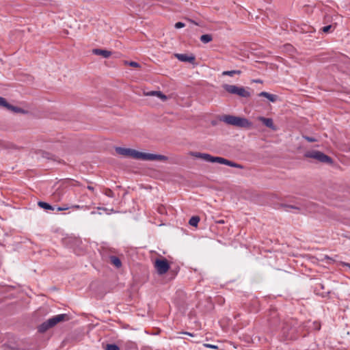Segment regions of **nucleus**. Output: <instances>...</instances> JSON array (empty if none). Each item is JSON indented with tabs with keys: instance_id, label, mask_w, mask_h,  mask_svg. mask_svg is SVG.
Here are the masks:
<instances>
[{
	"instance_id": "nucleus-1",
	"label": "nucleus",
	"mask_w": 350,
	"mask_h": 350,
	"mask_svg": "<svg viewBox=\"0 0 350 350\" xmlns=\"http://www.w3.org/2000/svg\"><path fill=\"white\" fill-rule=\"evenodd\" d=\"M116 152L118 154L122 155L125 157L142 161H166L168 159V158L164 155L142 152L132 148L117 147L116 148Z\"/></svg>"
},
{
	"instance_id": "nucleus-2",
	"label": "nucleus",
	"mask_w": 350,
	"mask_h": 350,
	"mask_svg": "<svg viewBox=\"0 0 350 350\" xmlns=\"http://www.w3.org/2000/svg\"><path fill=\"white\" fill-rule=\"evenodd\" d=\"M191 155L196 157L202 159L206 161L211 163H218L220 164L226 165L230 167H237V168H242V166L238 163H234L231 161L226 159L219 157H213L209 154L206 153H201L198 152H191Z\"/></svg>"
},
{
	"instance_id": "nucleus-3",
	"label": "nucleus",
	"mask_w": 350,
	"mask_h": 350,
	"mask_svg": "<svg viewBox=\"0 0 350 350\" xmlns=\"http://www.w3.org/2000/svg\"><path fill=\"white\" fill-rule=\"evenodd\" d=\"M219 120L228 125L239 128L249 129L252 127V122L247 119L232 115H223L219 118Z\"/></svg>"
},
{
	"instance_id": "nucleus-4",
	"label": "nucleus",
	"mask_w": 350,
	"mask_h": 350,
	"mask_svg": "<svg viewBox=\"0 0 350 350\" xmlns=\"http://www.w3.org/2000/svg\"><path fill=\"white\" fill-rule=\"evenodd\" d=\"M68 320L69 316L66 314H60L53 316L51 318L49 319L47 321L42 323L40 325H39L38 328V332L40 333H44L49 329L55 326L57 323L60 322L67 321Z\"/></svg>"
},
{
	"instance_id": "nucleus-5",
	"label": "nucleus",
	"mask_w": 350,
	"mask_h": 350,
	"mask_svg": "<svg viewBox=\"0 0 350 350\" xmlns=\"http://www.w3.org/2000/svg\"><path fill=\"white\" fill-rule=\"evenodd\" d=\"M304 157L306 158L313 159L319 162L325 163L332 164L333 162L332 159L330 157L319 150L307 151L305 152Z\"/></svg>"
},
{
	"instance_id": "nucleus-6",
	"label": "nucleus",
	"mask_w": 350,
	"mask_h": 350,
	"mask_svg": "<svg viewBox=\"0 0 350 350\" xmlns=\"http://www.w3.org/2000/svg\"><path fill=\"white\" fill-rule=\"evenodd\" d=\"M224 90L230 94H237L241 97L247 98L250 96V93L243 87H238L234 85L225 84L223 85Z\"/></svg>"
},
{
	"instance_id": "nucleus-7",
	"label": "nucleus",
	"mask_w": 350,
	"mask_h": 350,
	"mask_svg": "<svg viewBox=\"0 0 350 350\" xmlns=\"http://www.w3.org/2000/svg\"><path fill=\"white\" fill-rule=\"evenodd\" d=\"M297 321L293 319H291L284 323V326L282 327V331L286 338L291 339L293 338V334L297 331Z\"/></svg>"
},
{
	"instance_id": "nucleus-8",
	"label": "nucleus",
	"mask_w": 350,
	"mask_h": 350,
	"mask_svg": "<svg viewBox=\"0 0 350 350\" xmlns=\"http://www.w3.org/2000/svg\"><path fill=\"white\" fill-rule=\"evenodd\" d=\"M154 267L159 275H163L168 271L170 264L165 258L157 259L154 262Z\"/></svg>"
},
{
	"instance_id": "nucleus-9",
	"label": "nucleus",
	"mask_w": 350,
	"mask_h": 350,
	"mask_svg": "<svg viewBox=\"0 0 350 350\" xmlns=\"http://www.w3.org/2000/svg\"><path fill=\"white\" fill-rule=\"evenodd\" d=\"M175 57L180 62H189L191 64H194L196 61V57L194 55H188L187 54H181L176 53L175 54Z\"/></svg>"
},
{
	"instance_id": "nucleus-10",
	"label": "nucleus",
	"mask_w": 350,
	"mask_h": 350,
	"mask_svg": "<svg viewBox=\"0 0 350 350\" xmlns=\"http://www.w3.org/2000/svg\"><path fill=\"white\" fill-rule=\"evenodd\" d=\"M258 120L262 122L267 127L272 129L273 131H276L277 128L274 125L273 121L271 118L259 116L258 117Z\"/></svg>"
},
{
	"instance_id": "nucleus-11",
	"label": "nucleus",
	"mask_w": 350,
	"mask_h": 350,
	"mask_svg": "<svg viewBox=\"0 0 350 350\" xmlns=\"http://www.w3.org/2000/svg\"><path fill=\"white\" fill-rule=\"evenodd\" d=\"M258 96L265 97L272 103L276 102L278 99V96L277 95L272 94L267 92H261L260 93L258 94Z\"/></svg>"
},
{
	"instance_id": "nucleus-12",
	"label": "nucleus",
	"mask_w": 350,
	"mask_h": 350,
	"mask_svg": "<svg viewBox=\"0 0 350 350\" xmlns=\"http://www.w3.org/2000/svg\"><path fill=\"white\" fill-rule=\"evenodd\" d=\"M92 53L96 55L103 56L105 58H108L111 56V52L107 50L94 49L92 50Z\"/></svg>"
},
{
	"instance_id": "nucleus-13",
	"label": "nucleus",
	"mask_w": 350,
	"mask_h": 350,
	"mask_svg": "<svg viewBox=\"0 0 350 350\" xmlns=\"http://www.w3.org/2000/svg\"><path fill=\"white\" fill-rule=\"evenodd\" d=\"M109 262L111 264H112L117 268H119L122 266L121 260L117 256H110Z\"/></svg>"
},
{
	"instance_id": "nucleus-14",
	"label": "nucleus",
	"mask_w": 350,
	"mask_h": 350,
	"mask_svg": "<svg viewBox=\"0 0 350 350\" xmlns=\"http://www.w3.org/2000/svg\"><path fill=\"white\" fill-rule=\"evenodd\" d=\"M212 40L213 37L210 34H204L200 37V41L205 44L212 41Z\"/></svg>"
},
{
	"instance_id": "nucleus-15",
	"label": "nucleus",
	"mask_w": 350,
	"mask_h": 350,
	"mask_svg": "<svg viewBox=\"0 0 350 350\" xmlns=\"http://www.w3.org/2000/svg\"><path fill=\"white\" fill-rule=\"evenodd\" d=\"M6 109H8L10 111H12L15 113H24V110L22 109L21 108L12 106L11 105H10L9 103L8 104Z\"/></svg>"
},
{
	"instance_id": "nucleus-16",
	"label": "nucleus",
	"mask_w": 350,
	"mask_h": 350,
	"mask_svg": "<svg viewBox=\"0 0 350 350\" xmlns=\"http://www.w3.org/2000/svg\"><path fill=\"white\" fill-rule=\"evenodd\" d=\"M38 206L42 208H44L46 210H51L53 211L54 208L50 205L49 204L44 202H38Z\"/></svg>"
},
{
	"instance_id": "nucleus-17",
	"label": "nucleus",
	"mask_w": 350,
	"mask_h": 350,
	"mask_svg": "<svg viewBox=\"0 0 350 350\" xmlns=\"http://www.w3.org/2000/svg\"><path fill=\"white\" fill-rule=\"evenodd\" d=\"M282 207L284 208V210L286 211H290V209H295L298 211H301L302 208L294 205H289V204H282Z\"/></svg>"
},
{
	"instance_id": "nucleus-18",
	"label": "nucleus",
	"mask_w": 350,
	"mask_h": 350,
	"mask_svg": "<svg viewBox=\"0 0 350 350\" xmlns=\"http://www.w3.org/2000/svg\"><path fill=\"white\" fill-rule=\"evenodd\" d=\"M200 221V218L198 216L192 217L189 221V224L192 226H197Z\"/></svg>"
},
{
	"instance_id": "nucleus-19",
	"label": "nucleus",
	"mask_w": 350,
	"mask_h": 350,
	"mask_svg": "<svg viewBox=\"0 0 350 350\" xmlns=\"http://www.w3.org/2000/svg\"><path fill=\"white\" fill-rule=\"evenodd\" d=\"M241 73V70H228V71H224L222 72V75L232 77L235 74L240 75Z\"/></svg>"
},
{
	"instance_id": "nucleus-20",
	"label": "nucleus",
	"mask_w": 350,
	"mask_h": 350,
	"mask_svg": "<svg viewBox=\"0 0 350 350\" xmlns=\"http://www.w3.org/2000/svg\"><path fill=\"white\" fill-rule=\"evenodd\" d=\"M105 349L106 350H120V348L118 345H116L115 344H109V345H107Z\"/></svg>"
},
{
	"instance_id": "nucleus-21",
	"label": "nucleus",
	"mask_w": 350,
	"mask_h": 350,
	"mask_svg": "<svg viewBox=\"0 0 350 350\" xmlns=\"http://www.w3.org/2000/svg\"><path fill=\"white\" fill-rule=\"evenodd\" d=\"M124 64L129 65L130 66L134 67V68H139L140 65L136 62H127L126 61L124 62Z\"/></svg>"
},
{
	"instance_id": "nucleus-22",
	"label": "nucleus",
	"mask_w": 350,
	"mask_h": 350,
	"mask_svg": "<svg viewBox=\"0 0 350 350\" xmlns=\"http://www.w3.org/2000/svg\"><path fill=\"white\" fill-rule=\"evenodd\" d=\"M157 96L161 99L163 101H165L167 100V96L163 94L161 92L158 91Z\"/></svg>"
},
{
	"instance_id": "nucleus-23",
	"label": "nucleus",
	"mask_w": 350,
	"mask_h": 350,
	"mask_svg": "<svg viewBox=\"0 0 350 350\" xmlns=\"http://www.w3.org/2000/svg\"><path fill=\"white\" fill-rule=\"evenodd\" d=\"M8 102L6 101V100L3 98V97H1L0 96V106L1 107H7V105H8Z\"/></svg>"
},
{
	"instance_id": "nucleus-24",
	"label": "nucleus",
	"mask_w": 350,
	"mask_h": 350,
	"mask_svg": "<svg viewBox=\"0 0 350 350\" xmlns=\"http://www.w3.org/2000/svg\"><path fill=\"white\" fill-rule=\"evenodd\" d=\"M105 195L109 197H113V192L110 189H105L104 191Z\"/></svg>"
},
{
	"instance_id": "nucleus-25",
	"label": "nucleus",
	"mask_w": 350,
	"mask_h": 350,
	"mask_svg": "<svg viewBox=\"0 0 350 350\" xmlns=\"http://www.w3.org/2000/svg\"><path fill=\"white\" fill-rule=\"evenodd\" d=\"M157 92H158V91H150V92H144V94L145 96H157Z\"/></svg>"
},
{
	"instance_id": "nucleus-26",
	"label": "nucleus",
	"mask_w": 350,
	"mask_h": 350,
	"mask_svg": "<svg viewBox=\"0 0 350 350\" xmlns=\"http://www.w3.org/2000/svg\"><path fill=\"white\" fill-rule=\"evenodd\" d=\"M185 26V23H181V22H178L175 24V27L177 29L184 27Z\"/></svg>"
},
{
	"instance_id": "nucleus-27",
	"label": "nucleus",
	"mask_w": 350,
	"mask_h": 350,
	"mask_svg": "<svg viewBox=\"0 0 350 350\" xmlns=\"http://www.w3.org/2000/svg\"><path fill=\"white\" fill-rule=\"evenodd\" d=\"M331 28H332L331 25H327V26L323 27L322 30L325 33H328Z\"/></svg>"
},
{
	"instance_id": "nucleus-28",
	"label": "nucleus",
	"mask_w": 350,
	"mask_h": 350,
	"mask_svg": "<svg viewBox=\"0 0 350 350\" xmlns=\"http://www.w3.org/2000/svg\"><path fill=\"white\" fill-rule=\"evenodd\" d=\"M69 208L68 206H59L57 207V210L58 211H66V210H68Z\"/></svg>"
},
{
	"instance_id": "nucleus-29",
	"label": "nucleus",
	"mask_w": 350,
	"mask_h": 350,
	"mask_svg": "<svg viewBox=\"0 0 350 350\" xmlns=\"http://www.w3.org/2000/svg\"><path fill=\"white\" fill-rule=\"evenodd\" d=\"M304 138H305L308 142H316V139H315L314 138H312V137H310L306 136V137H304Z\"/></svg>"
},
{
	"instance_id": "nucleus-30",
	"label": "nucleus",
	"mask_w": 350,
	"mask_h": 350,
	"mask_svg": "<svg viewBox=\"0 0 350 350\" xmlns=\"http://www.w3.org/2000/svg\"><path fill=\"white\" fill-rule=\"evenodd\" d=\"M204 346L206 347H208V348H211V349H217V347L215 346V345H210V344H204Z\"/></svg>"
},
{
	"instance_id": "nucleus-31",
	"label": "nucleus",
	"mask_w": 350,
	"mask_h": 350,
	"mask_svg": "<svg viewBox=\"0 0 350 350\" xmlns=\"http://www.w3.org/2000/svg\"><path fill=\"white\" fill-rule=\"evenodd\" d=\"M83 206H81L77 205V204L73 205L71 206V208H75V209H81V208H83Z\"/></svg>"
},
{
	"instance_id": "nucleus-32",
	"label": "nucleus",
	"mask_w": 350,
	"mask_h": 350,
	"mask_svg": "<svg viewBox=\"0 0 350 350\" xmlns=\"http://www.w3.org/2000/svg\"><path fill=\"white\" fill-rule=\"evenodd\" d=\"M183 334H186V335H188V336H193V334L187 332H183Z\"/></svg>"
},
{
	"instance_id": "nucleus-33",
	"label": "nucleus",
	"mask_w": 350,
	"mask_h": 350,
	"mask_svg": "<svg viewBox=\"0 0 350 350\" xmlns=\"http://www.w3.org/2000/svg\"><path fill=\"white\" fill-rule=\"evenodd\" d=\"M88 189L90 191H93L94 190V187H92V186H88Z\"/></svg>"
},
{
	"instance_id": "nucleus-34",
	"label": "nucleus",
	"mask_w": 350,
	"mask_h": 350,
	"mask_svg": "<svg viewBox=\"0 0 350 350\" xmlns=\"http://www.w3.org/2000/svg\"><path fill=\"white\" fill-rule=\"evenodd\" d=\"M217 223L218 224H224V220H219L217 221Z\"/></svg>"
},
{
	"instance_id": "nucleus-35",
	"label": "nucleus",
	"mask_w": 350,
	"mask_h": 350,
	"mask_svg": "<svg viewBox=\"0 0 350 350\" xmlns=\"http://www.w3.org/2000/svg\"><path fill=\"white\" fill-rule=\"evenodd\" d=\"M344 265L350 268V263H344Z\"/></svg>"
},
{
	"instance_id": "nucleus-36",
	"label": "nucleus",
	"mask_w": 350,
	"mask_h": 350,
	"mask_svg": "<svg viewBox=\"0 0 350 350\" xmlns=\"http://www.w3.org/2000/svg\"><path fill=\"white\" fill-rule=\"evenodd\" d=\"M56 196H57V193H54V195H53L54 198H56ZM55 200H60V198H57V199H55Z\"/></svg>"
}]
</instances>
